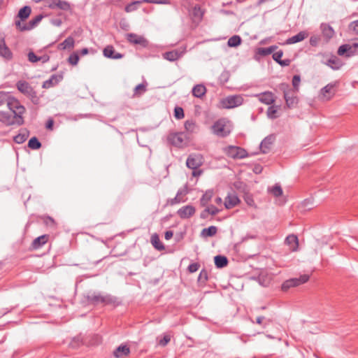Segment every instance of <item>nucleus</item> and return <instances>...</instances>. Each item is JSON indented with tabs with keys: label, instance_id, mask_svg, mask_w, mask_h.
<instances>
[{
	"label": "nucleus",
	"instance_id": "obj_1",
	"mask_svg": "<svg viewBox=\"0 0 358 358\" xmlns=\"http://www.w3.org/2000/svg\"><path fill=\"white\" fill-rule=\"evenodd\" d=\"M88 304L97 306L103 305H115L117 304V299L110 294H102L99 292H88L85 296Z\"/></svg>",
	"mask_w": 358,
	"mask_h": 358
},
{
	"label": "nucleus",
	"instance_id": "obj_2",
	"mask_svg": "<svg viewBox=\"0 0 358 358\" xmlns=\"http://www.w3.org/2000/svg\"><path fill=\"white\" fill-rule=\"evenodd\" d=\"M0 122L6 126H21L24 124V117L20 115H14L6 111H0Z\"/></svg>",
	"mask_w": 358,
	"mask_h": 358
},
{
	"label": "nucleus",
	"instance_id": "obj_3",
	"mask_svg": "<svg viewBox=\"0 0 358 358\" xmlns=\"http://www.w3.org/2000/svg\"><path fill=\"white\" fill-rule=\"evenodd\" d=\"M243 98L241 95H229L220 101V107L222 108L230 109L240 106L243 103Z\"/></svg>",
	"mask_w": 358,
	"mask_h": 358
},
{
	"label": "nucleus",
	"instance_id": "obj_4",
	"mask_svg": "<svg viewBox=\"0 0 358 358\" xmlns=\"http://www.w3.org/2000/svg\"><path fill=\"white\" fill-rule=\"evenodd\" d=\"M168 141L176 147L184 148L189 143V137L185 132H178L169 135Z\"/></svg>",
	"mask_w": 358,
	"mask_h": 358
},
{
	"label": "nucleus",
	"instance_id": "obj_5",
	"mask_svg": "<svg viewBox=\"0 0 358 358\" xmlns=\"http://www.w3.org/2000/svg\"><path fill=\"white\" fill-rule=\"evenodd\" d=\"M6 105L8 109L12 112L13 115L23 117L22 115L26 111L24 106L20 103L18 99L12 96L10 93L6 102Z\"/></svg>",
	"mask_w": 358,
	"mask_h": 358
},
{
	"label": "nucleus",
	"instance_id": "obj_6",
	"mask_svg": "<svg viewBox=\"0 0 358 358\" xmlns=\"http://www.w3.org/2000/svg\"><path fill=\"white\" fill-rule=\"evenodd\" d=\"M42 15H38L31 19L27 24H22L20 20H15V24L20 31H29L34 28L43 19Z\"/></svg>",
	"mask_w": 358,
	"mask_h": 358
},
{
	"label": "nucleus",
	"instance_id": "obj_7",
	"mask_svg": "<svg viewBox=\"0 0 358 358\" xmlns=\"http://www.w3.org/2000/svg\"><path fill=\"white\" fill-rule=\"evenodd\" d=\"M321 62L334 71L339 70L344 65L343 61L334 55H331L326 60H322Z\"/></svg>",
	"mask_w": 358,
	"mask_h": 358
},
{
	"label": "nucleus",
	"instance_id": "obj_8",
	"mask_svg": "<svg viewBox=\"0 0 358 358\" xmlns=\"http://www.w3.org/2000/svg\"><path fill=\"white\" fill-rule=\"evenodd\" d=\"M229 157L234 159H243L248 156L246 150L237 146L230 145L227 148Z\"/></svg>",
	"mask_w": 358,
	"mask_h": 358
},
{
	"label": "nucleus",
	"instance_id": "obj_9",
	"mask_svg": "<svg viewBox=\"0 0 358 358\" xmlns=\"http://www.w3.org/2000/svg\"><path fill=\"white\" fill-rule=\"evenodd\" d=\"M203 164V157L199 154L189 155L186 160V165L190 169H199Z\"/></svg>",
	"mask_w": 358,
	"mask_h": 358
},
{
	"label": "nucleus",
	"instance_id": "obj_10",
	"mask_svg": "<svg viewBox=\"0 0 358 358\" xmlns=\"http://www.w3.org/2000/svg\"><path fill=\"white\" fill-rule=\"evenodd\" d=\"M47 6L52 10L56 8L64 11L71 10L70 3L64 0H48Z\"/></svg>",
	"mask_w": 358,
	"mask_h": 358
},
{
	"label": "nucleus",
	"instance_id": "obj_11",
	"mask_svg": "<svg viewBox=\"0 0 358 358\" xmlns=\"http://www.w3.org/2000/svg\"><path fill=\"white\" fill-rule=\"evenodd\" d=\"M284 99L287 108H293L297 106L299 99L292 90H288L284 92Z\"/></svg>",
	"mask_w": 358,
	"mask_h": 358
},
{
	"label": "nucleus",
	"instance_id": "obj_12",
	"mask_svg": "<svg viewBox=\"0 0 358 358\" xmlns=\"http://www.w3.org/2000/svg\"><path fill=\"white\" fill-rule=\"evenodd\" d=\"M185 48H184L182 50L176 49L163 53L162 57L169 62H175L185 54Z\"/></svg>",
	"mask_w": 358,
	"mask_h": 358
},
{
	"label": "nucleus",
	"instance_id": "obj_13",
	"mask_svg": "<svg viewBox=\"0 0 358 358\" xmlns=\"http://www.w3.org/2000/svg\"><path fill=\"white\" fill-rule=\"evenodd\" d=\"M126 38L128 42L132 44L140 45L143 48L148 45V41L143 36H138L134 33L127 34Z\"/></svg>",
	"mask_w": 358,
	"mask_h": 358
},
{
	"label": "nucleus",
	"instance_id": "obj_14",
	"mask_svg": "<svg viewBox=\"0 0 358 358\" xmlns=\"http://www.w3.org/2000/svg\"><path fill=\"white\" fill-rule=\"evenodd\" d=\"M196 209L192 205L181 207L177 211V214L181 219H188L195 213Z\"/></svg>",
	"mask_w": 358,
	"mask_h": 358
},
{
	"label": "nucleus",
	"instance_id": "obj_15",
	"mask_svg": "<svg viewBox=\"0 0 358 358\" xmlns=\"http://www.w3.org/2000/svg\"><path fill=\"white\" fill-rule=\"evenodd\" d=\"M275 137L271 134L265 137L260 143V149L262 153L266 154L269 152L271 145L274 143Z\"/></svg>",
	"mask_w": 358,
	"mask_h": 358
},
{
	"label": "nucleus",
	"instance_id": "obj_16",
	"mask_svg": "<svg viewBox=\"0 0 358 358\" xmlns=\"http://www.w3.org/2000/svg\"><path fill=\"white\" fill-rule=\"evenodd\" d=\"M63 79L62 74H53L50 78L43 82L42 87L44 89H49L57 85Z\"/></svg>",
	"mask_w": 358,
	"mask_h": 358
},
{
	"label": "nucleus",
	"instance_id": "obj_17",
	"mask_svg": "<svg viewBox=\"0 0 358 358\" xmlns=\"http://www.w3.org/2000/svg\"><path fill=\"white\" fill-rule=\"evenodd\" d=\"M0 57L8 61L13 59V53L6 45L3 38H0Z\"/></svg>",
	"mask_w": 358,
	"mask_h": 358
},
{
	"label": "nucleus",
	"instance_id": "obj_18",
	"mask_svg": "<svg viewBox=\"0 0 358 358\" xmlns=\"http://www.w3.org/2000/svg\"><path fill=\"white\" fill-rule=\"evenodd\" d=\"M338 84V81L330 83L321 89V94L328 99H331L335 94V87Z\"/></svg>",
	"mask_w": 358,
	"mask_h": 358
},
{
	"label": "nucleus",
	"instance_id": "obj_19",
	"mask_svg": "<svg viewBox=\"0 0 358 358\" xmlns=\"http://www.w3.org/2000/svg\"><path fill=\"white\" fill-rule=\"evenodd\" d=\"M213 131L220 137H225L229 134V131L225 129V125L220 121L215 122L212 126Z\"/></svg>",
	"mask_w": 358,
	"mask_h": 358
},
{
	"label": "nucleus",
	"instance_id": "obj_20",
	"mask_svg": "<svg viewBox=\"0 0 358 358\" xmlns=\"http://www.w3.org/2000/svg\"><path fill=\"white\" fill-rule=\"evenodd\" d=\"M103 55L104 57L113 59H119L123 57V55L119 52H116L113 45H107L103 50Z\"/></svg>",
	"mask_w": 358,
	"mask_h": 358
},
{
	"label": "nucleus",
	"instance_id": "obj_21",
	"mask_svg": "<svg viewBox=\"0 0 358 358\" xmlns=\"http://www.w3.org/2000/svg\"><path fill=\"white\" fill-rule=\"evenodd\" d=\"M308 36V34L307 31H301L297 34L287 38L285 41V42L282 43V45H290V44L296 43L303 41Z\"/></svg>",
	"mask_w": 358,
	"mask_h": 358
},
{
	"label": "nucleus",
	"instance_id": "obj_22",
	"mask_svg": "<svg viewBox=\"0 0 358 358\" xmlns=\"http://www.w3.org/2000/svg\"><path fill=\"white\" fill-rule=\"evenodd\" d=\"M320 29L326 41H329L334 36L335 33L333 27L327 23H322L320 24Z\"/></svg>",
	"mask_w": 358,
	"mask_h": 358
},
{
	"label": "nucleus",
	"instance_id": "obj_23",
	"mask_svg": "<svg viewBox=\"0 0 358 358\" xmlns=\"http://www.w3.org/2000/svg\"><path fill=\"white\" fill-rule=\"evenodd\" d=\"M259 101L266 105H271L275 101L273 94L271 92H264L256 95Z\"/></svg>",
	"mask_w": 358,
	"mask_h": 358
},
{
	"label": "nucleus",
	"instance_id": "obj_24",
	"mask_svg": "<svg viewBox=\"0 0 358 358\" xmlns=\"http://www.w3.org/2000/svg\"><path fill=\"white\" fill-rule=\"evenodd\" d=\"M285 243L289 247L291 251L295 252L297 250L299 247V239L296 235H288L285 238Z\"/></svg>",
	"mask_w": 358,
	"mask_h": 358
},
{
	"label": "nucleus",
	"instance_id": "obj_25",
	"mask_svg": "<svg viewBox=\"0 0 358 358\" xmlns=\"http://www.w3.org/2000/svg\"><path fill=\"white\" fill-rule=\"evenodd\" d=\"M17 90L25 96H27L34 89L29 83L25 80H19L16 83Z\"/></svg>",
	"mask_w": 358,
	"mask_h": 358
},
{
	"label": "nucleus",
	"instance_id": "obj_26",
	"mask_svg": "<svg viewBox=\"0 0 358 358\" xmlns=\"http://www.w3.org/2000/svg\"><path fill=\"white\" fill-rule=\"evenodd\" d=\"M240 202V199L236 194H229L224 201V206L227 209L235 207Z\"/></svg>",
	"mask_w": 358,
	"mask_h": 358
},
{
	"label": "nucleus",
	"instance_id": "obj_27",
	"mask_svg": "<svg viewBox=\"0 0 358 358\" xmlns=\"http://www.w3.org/2000/svg\"><path fill=\"white\" fill-rule=\"evenodd\" d=\"M130 349L127 345H121L114 350L113 355L116 358H122L128 355Z\"/></svg>",
	"mask_w": 358,
	"mask_h": 358
},
{
	"label": "nucleus",
	"instance_id": "obj_28",
	"mask_svg": "<svg viewBox=\"0 0 358 358\" xmlns=\"http://www.w3.org/2000/svg\"><path fill=\"white\" fill-rule=\"evenodd\" d=\"M29 131L27 129H21L20 130V133L13 137V141L15 143L17 144H22L26 141V140L29 137Z\"/></svg>",
	"mask_w": 358,
	"mask_h": 358
},
{
	"label": "nucleus",
	"instance_id": "obj_29",
	"mask_svg": "<svg viewBox=\"0 0 358 358\" xmlns=\"http://www.w3.org/2000/svg\"><path fill=\"white\" fill-rule=\"evenodd\" d=\"M48 235L46 234L36 238L31 243L32 248L34 250L41 248L43 245H45L47 243V241H48Z\"/></svg>",
	"mask_w": 358,
	"mask_h": 358
},
{
	"label": "nucleus",
	"instance_id": "obj_30",
	"mask_svg": "<svg viewBox=\"0 0 358 358\" xmlns=\"http://www.w3.org/2000/svg\"><path fill=\"white\" fill-rule=\"evenodd\" d=\"M75 40L72 36H68L63 42L58 45L57 48L61 50L71 49L74 47Z\"/></svg>",
	"mask_w": 358,
	"mask_h": 358
},
{
	"label": "nucleus",
	"instance_id": "obj_31",
	"mask_svg": "<svg viewBox=\"0 0 358 358\" xmlns=\"http://www.w3.org/2000/svg\"><path fill=\"white\" fill-rule=\"evenodd\" d=\"M214 263L216 268H222L227 266L229 260L227 257L219 255L214 257Z\"/></svg>",
	"mask_w": 358,
	"mask_h": 358
},
{
	"label": "nucleus",
	"instance_id": "obj_32",
	"mask_svg": "<svg viewBox=\"0 0 358 358\" xmlns=\"http://www.w3.org/2000/svg\"><path fill=\"white\" fill-rule=\"evenodd\" d=\"M173 338V334L171 332H165L160 335L158 338V345L164 347L166 346Z\"/></svg>",
	"mask_w": 358,
	"mask_h": 358
},
{
	"label": "nucleus",
	"instance_id": "obj_33",
	"mask_svg": "<svg viewBox=\"0 0 358 358\" xmlns=\"http://www.w3.org/2000/svg\"><path fill=\"white\" fill-rule=\"evenodd\" d=\"M31 12V9L30 6H23L22 8L20 9V10L18 12V14L17 16L19 18L18 20H20V22H21V21H24L25 20H27L29 17V16L30 15Z\"/></svg>",
	"mask_w": 358,
	"mask_h": 358
},
{
	"label": "nucleus",
	"instance_id": "obj_34",
	"mask_svg": "<svg viewBox=\"0 0 358 358\" xmlns=\"http://www.w3.org/2000/svg\"><path fill=\"white\" fill-rule=\"evenodd\" d=\"M206 92V88L202 84L196 85L192 88V94H193V96H194L195 97H197V98H201L202 96H203L205 95Z\"/></svg>",
	"mask_w": 358,
	"mask_h": 358
},
{
	"label": "nucleus",
	"instance_id": "obj_35",
	"mask_svg": "<svg viewBox=\"0 0 358 358\" xmlns=\"http://www.w3.org/2000/svg\"><path fill=\"white\" fill-rule=\"evenodd\" d=\"M184 127L185 131L189 134H193L196 132V130L198 129V126L196 125L195 120L192 119L186 120L185 122Z\"/></svg>",
	"mask_w": 358,
	"mask_h": 358
},
{
	"label": "nucleus",
	"instance_id": "obj_36",
	"mask_svg": "<svg viewBox=\"0 0 358 358\" xmlns=\"http://www.w3.org/2000/svg\"><path fill=\"white\" fill-rule=\"evenodd\" d=\"M351 47L350 46V44H343L341 45L337 51V53L340 56L345 55L347 57H350L353 56L352 54V51L350 50Z\"/></svg>",
	"mask_w": 358,
	"mask_h": 358
},
{
	"label": "nucleus",
	"instance_id": "obj_37",
	"mask_svg": "<svg viewBox=\"0 0 358 358\" xmlns=\"http://www.w3.org/2000/svg\"><path fill=\"white\" fill-rule=\"evenodd\" d=\"M278 49L275 45H271L268 48H259L257 50V53L261 56H266L274 52Z\"/></svg>",
	"mask_w": 358,
	"mask_h": 358
},
{
	"label": "nucleus",
	"instance_id": "obj_38",
	"mask_svg": "<svg viewBox=\"0 0 358 358\" xmlns=\"http://www.w3.org/2000/svg\"><path fill=\"white\" fill-rule=\"evenodd\" d=\"M217 228L215 226H210L202 229L201 236L203 237H212L216 234Z\"/></svg>",
	"mask_w": 358,
	"mask_h": 358
},
{
	"label": "nucleus",
	"instance_id": "obj_39",
	"mask_svg": "<svg viewBox=\"0 0 358 358\" xmlns=\"http://www.w3.org/2000/svg\"><path fill=\"white\" fill-rule=\"evenodd\" d=\"M213 196V191L212 189L207 190L200 199V203L202 206H206L211 200Z\"/></svg>",
	"mask_w": 358,
	"mask_h": 358
},
{
	"label": "nucleus",
	"instance_id": "obj_40",
	"mask_svg": "<svg viewBox=\"0 0 358 358\" xmlns=\"http://www.w3.org/2000/svg\"><path fill=\"white\" fill-rule=\"evenodd\" d=\"M310 275L307 274L301 275L299 278H291L294 287L306 283L308 281Z\"/></svg>",
	"mask_w": 358,
	"mask_h": 358
},
{
	"label": "nucleus",
	"instance_id": "obj_41",
	"mask_svg": "<svg viewBox=\"0 0 358 358\" xmlns=\"http://www.w3.org/2000/svg\"><path fill=\"white\" fill-rule=\"evenodd\" d=\"M192 15L195 20H196L198 21L201 20L203 15V12L199 5H195L193 7L192 10Z\"/></svg>",
	"mask_w": 358,
	"mask_h": 358
},
{
	"label": "nucleus",
	"instance_id": "obj_42",
	"mask_svg": "<svg viewBox=\"0 0 358 358\" xmlns=\"http://www.w3.org/2000/svg\"><path fill=\"white\" fill-rule=\"evenodd\" d=\"M279 108H280L279 106L273 105V106H269L266 111L267 117L271 120H274V119L277 118L278 116L276 114L278 113Z\"/></svg>",
	"mask_w": 358,
	"mask_h": 358
},
{
	"label": "nucleus",
	"instance_id": "obj_43",
	"mask_svg": "<svg viewBox=\"0 0 358 358\" xmlns=\"http://www.w3.org/2000/svg\"><path fill=\"white\" fill-rule=\"evenodd\" d=\"M241 41L242 40L241 36L234 35L229 38L227 45L229 47L235 48L241 45Z\"/></svg>",
	"mask_w": 358,
	"mask_h": 358
},
{
	"label": "nucleus",
	"instance_id": "obj_44",
	"mask_svg": "<svg viewBox=\"0 0 358 358\" xmlns=\"http://www.w3.org/2000/svg\"><path fill=\"white\" fill-rule=\"evenodd\" d=\"M41 145V143L36 136L31 137L28 142V147L32 150H38Z\"/></svg>",
	"mask_w": 358,
	"mask_h": 358
},
{
	"label": "nucleus",
	"instance_id": "obj_45",
	"mask_svg": "<svg viewBox=\"0 0 358 358\" xmlns=\"http://www.w3.org/2000/svg\"><path fill=\"white\" fill-rule=\"evenodd\" d=\"M147 83H141L134 88V96H139L144 94L146 91Z\"/></svg>",
	"mask_w": 358,
	"mask_h": 358
},
{
	"label": "nucleus",
	"instance_id": "obj_46",
	"mask_svg": "<svg viewBox=\"0 0 358 358\" xmlns=\"http://www.w3.org/2000/svg\"><path fill=\"white\" fill-rule=\"evenodd\" d=\"M231 76V73L228 70H224L219 76V81L222 84H226Z\"/></svg>",
	"mask_w": 358,
	"mask_h": 358
},
{
	"label": "nucleus",
	"instance_id": "obj_47",
	"mask_svg": "<svg viewBox=\"0 0 358 358\" xmlns=\"http://www.w3.org/2000/svg\"><path fill=\"white\" fill-rule=\"evenodd\" d=\"M142 1H134L131 3H129L127 4L125 8H124V10L127 12V13H130V12H133L134 10H136L138 8V5L141 3Z\"/></svg>",
	"mask_w": 358,
	"mask_h": 358
},
{
	"label": "nucleus",
	"instance_id": "obj_48",
	"mask_svg": "<svg viewBox=\"0 0 358 358\" xmlns=\"http://www.w3.org/2000/svg\"><path fill=\"white\" fill-rule=\"evenodd\" d=\"M27 96L29 97L31 102L35 105L38 104L40 102V98L38 96L37 93L34 90H33Z\"/></svg>",
	"mask_w": 358,
	"mask_h": 358
},
{
	"label": "nucleus",
	"instance_id": "obj_49",
	"mask_svg": "<svg viewBox=\"0 0 358 358\" xmlns=\"http://www.w3.org/2000/svg\"><path fill=\"white\" fill-rule=\"evenodd\" d=\"M184 110L182 107L176 106L174 108V117L177 120H181L184 117Z\"/></svg>",
	"mask_w": 358,
	"mask_h": 358
},
{
	"label": "nucleus",
	"instance_id": "obj_50",
	"mask_svg": "<svg viewBox=\"0 0 358 358\" xmlns=\"http://www.w3.org/2000/svg\"><path fill=\"white\" fill-rule=\"evenodd\" d=\"M208 280V271L205 269H202L198 277V282L201 284H205Z\"/></svg>",
	"mask_w": 358,
	"mask_h": 358
},
{
	"label": "nucleus",
	"instance_id": "obj_51",
	"mask_svg": "<svg viewBox=\"0 0 358 358\" xmlns=\"http://www.w3.org/2000/svg\"><path fill=\"white\" fill-rule=\"evenodd\" d=\"M271 192L273 194V196L278 197L280 196L283 192L282 189L281 188L280 185L276 184L275 185L272 189H271Z\"/></svg>",
	"mask_w": 358,
	"mask_h": 358
},
{
	"label": "nucleus",
	"instance_id": "obj_52",
	"mask_svg": "<svg viewBox=\"0 0 358 358\" xmlns=\"http://www.w3.org/2000/svg\"><path fill=\"white\" fill-rule=\"evenodd\" d=\"M292 287H294V285L291 278L284 281L281 285V289L284 292L287 291L289 289H290Z\"/></svg>",
	"mask_w": 358,
	"mask_h": 358
},
{
	"label": "nucleus",
	"instance_id": "obj_53",
	"mask_svg": "<svg viewBox=\"0 0 358 358\" xmlns=\"http://www.w3.org/2000/svg\"><path fill=\"white\" fill-rule=\"evenodd\" d=\"M10 93L8 92H0V106L6 104Z\"/></svg>",
	"mask_w": 358,
	"mask_h": 358
},
{
	"label": "nucleus",
	"instance_id": "obj_54",
	"mask_svg": "<svg viewBox=\"0 0 358 358\" xmlns=\"http://www.w3.org/2000/svg\"><path fill=\"white\" fill-rule=\"evenodd\" d=\"M301 83V76L299 75H294L292 78V85L296 91L299 90V86Z\"/></svg>",
	"mask_w": 358,
	"mask_h": 358
},
{
	"label": "nucleus",
	"instance_id": "obj_55",
	"mask_svg": "<svg viewBox=\"0 0 358 358\" xmlns=\"http://www.w3.org/2000/svg\"><path fill=\"white\" fill-rule=\"evenodd\" d=\"M79 61V56L76 53H72L68 59V62L72 65H76Z\"/></svg>",
	"mask_w": 358,
	"mask_h": 358
},
{
	"label": "nucleus",
	"instance_id": "obj_56",
	"mask_svg": "<svg viewBox=\"0 0 358 358\" xmlns=\"http://www.w3.org/2000/svg\"><path fill=\"white\" fill-rule=\"evenodd\" d=\"M320 41V36L318 35L311 36L309 40L310 44L313 47H316Z\"/></svg>",
	"mask_w": 358,
	"mask_h": 358
},
{
	"label": "nucleus",
	"instance_id": "obj_57",
	"mask_svg": "<svg viewBox=\"0 0 358 358\" xmlns=\"http://www.w3.org/2000/svg\"><path fill=\"white\" fill-rule=\"evenodd\" d=\"M283 55V51L280 50L277 52L273 53L272 57L273 59L278 64V62L281 60V58Z\"/></svg>",
	"mask_w": 358,
	"mask_h": 358
},
{
	"label": "nucleus",
	"instance_id": "obj_58",
	"mask_svg": "<svg viewBox=\"0 0 358 358\" xmlns=\"http://www.w3.org/2000/svg\"><path fill=\"white\" fill-rule=\"evenodd\" d=\"M199 268H200V264L199 263H196V262L192 263L188 266L187 271L189 273H192L197 271Z\"/></svg>",
	"mask_w": 358,
	"mask_h": 358
},
{
	"label": "nucleus",
	"instance_id": "obj_59",
	"mask_svg": "<svg viewBox=\"0 0 358 358\" xmlns=\"http://www.w3.org/2000/svg\"><path fill=\"white\" fill-rule=\"evenodd\" d=\"M28 60L31 63L39 62V57L37 56L34 52L30 51L28 53Z\"/></svg>",
	"mask_w": 358,
	"mask_h": 358
},
{
	"label": "nucleus",
	"instance_id": "obj_60",
	"mask_svg": "<svg viewBox=\"0 0 358 358\" xmlns=\"http://www.w3.org/2000/svg\"><path fill=\"white\" fill-rule=\"evenodd\" d=\"M206 208L208 210L209 215H215L220 212V210L213 205L207 206Z\"/></svg>",
	"mask_w": 358,
	"mask_h": 358
},
{
	"label": "nucleus",
	"instance_id": "obj_61",
	"mask_svg": "<svg viewBox=\"0 0 358 358\" xmlns=\"http://www.w3.org/2000/svg\"><path fill=\"white\" fill-rule=\"evenodd\" d=\"M350 46L351 51L353 52H352V55H358V39L350 44Z\"/></svg>",
	"mask_w": 358,
	"mask_h": 358
},
{
	"label": "nucleus",
	"instance_id": "obj_62",
	"mask_svg": "<svg viewBox=\"0 0 358 358\" xmlns=\"http://www.w3.org/2000/svg\"><path fill=\"white\" fill-rule=\"evenodd\" d=\"M43 221L47 226L54 227L55 225L54 219L50 216L44 217Z\"/></svg>",
	"mask_w": 358,
	"mask_h": 358
},
{
	"label": "nucleus",
	"instance_id": "obj_63",
	"mask_svg": "<svg viewBox=\"0 0 358 358\" xmlns=\"http://www.w3.org/2000/svg\"><path fill=\"white\" fill-rule=\"evenodd\" d=\"M349 29L351 31H353L355 34H358V20L352 22L349 24Z\"/></svg>",
	"mask_w": 358,
	"mask_h": 358
},
{
	"label": "nucleus",
	"instance_id": "obj_64",
	"mask_svg": "<svg viewBox=\"0 0 358 358\" xmlns=\"http://www.w3.org/2000/svg\"><path fill=\"white\" fill-rule=\"evenodd\" d=\"M120 26L122 29L126 31L129 30V25L125 20H122L120 21Z\"/></svg>",
	"mask_w": 358,
	"mask_h": 358
}]
</instances>
